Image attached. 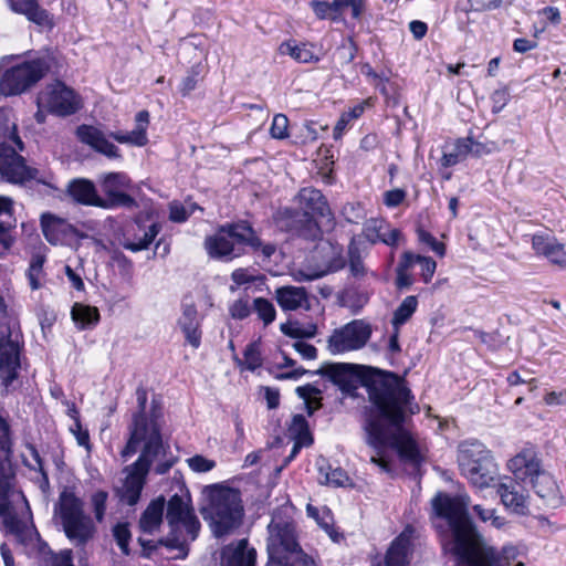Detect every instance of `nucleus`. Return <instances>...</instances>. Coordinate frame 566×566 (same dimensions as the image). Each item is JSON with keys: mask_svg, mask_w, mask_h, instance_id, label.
Listing matches in <instances>:
<instances>
[{"mask_svg": "<svg viewBox=\"0 0 566 566\" xmlns=\"http://www.w3.org/2000/svg\"><path fill=\"white\" fill-rule=\"evenodd\" d=\"M413 396L406 381L397 374L378 376L369 385V400L373 405L365 420L366 443L376 451L370 461L384 471L389 464L381 458L388 446L395 448L400 458L413 464L420 462L416 441L403 429L406 409Z\"/></svg>", "mask_w": 566, "mask_h": 566, "instance_id": "obj_1", "label": "nucleus"}, {"mask_svg": "<svg viewBox=\"0 0 566 566\" xmlns=\"http://www.w3.org/2000/svg\"><path fill=\"white\" fill-rule=\"evenodd\" d=\"M468 494L451 496L438 492L431 500L436 516L447 522L451 532L450 552L457 558V566H524L516 557L515 547H504L497 553L493 547L482 545L469 517Z\"/></svg>", "mask_w": 566, "mask_h": 566, "instance_id": "obj_2", "label": "nucleus"}, {"mask_svg": "<svg viewBox=\"0 0 566 566\" xmlns=\"http://www.w3.org/2000/svg\"><path fill=\"white\" fill-rule=\"evenodd\" d=\"M244 247L254 252L261 251L270 259L276 251L273 243H263L248 221H239L221 226L214 234L205 239V249L210 258L220 261H231L244 253Z\"/></svg>", "mask_w": 566, "mask_h": 566, "instance_id": "obj_3", "label": "nucleus"}, {"mask_svg": "<svg viewBox=\"0 0 566 566\" xmlns=\"http://www.w3.org/2000/svg\"><path fill=\"white\" fill-rule=\"evenodd\" d=\"M8 142H12L19 150L24 148L15 123L10 120L4 109H0V178L21 186L32 180L49 185L36 168L27 166L25 159Z\"/></svg>", "mask_w": 566, "mask_h": 566, "instance_id": "obj_4", "label": "nucleus"}, {"mask_svg": "<svg viewBox=\"0 0 566 566\" xmlns=\"http://www.w3.org/2000/svg\"><path fill=\"white\" fill-rule=\"evenodd\" d=\"M166 520L170 527L165 543L170 548H177L174 559H185L189 554V544L199 534L201 524L191 505V497L188 493L184 495L174 494L166 504Z\"/></svg>", "mask_w": 566, "mask_h": 566, "instance_id": "obj_5", "label": "nucleus"}, {"mask_svg": "<svg viewBox=\"0 0 566 566\" xmlns=\"http://www.w3.org/2000/svg\"><path fill=\"white\" fill-rule=\"evenodd\" d=\"M268 554L277 566H313L314 560L301 547L295 523L273 513L268 526Z\"/></svg>", "mask_w": 566, "mask_h": 566, "instance_id": "obj_6", "label": "nucleus"}, {"mask_svg": "<svg viewBox=\"0 0 566 566\" xmlns=\"http://www.w3.org/2000/svg\"><path fill=\"white\" fill-rule=\"evenodd\" d=\"M209 503L202 510L203 517L211 521L214 535L221 537L239 527L244 509L239 490L222 485L208 489Z\"/></svg>", "mask_w": 566, "mask_h": 566, "instance_id": "obj_7", "label": "nucleus"}, {"mask_svg": "<svg viewBox=\"0 0 566 566\" xmlns=\"http://www.w3.org/2000/svg\"><path fill=\"white\" fill-rule=\"evenodd\" d=\"M147 390L139 386L136 389L137 411L133 413L132 421L127 427L128 438L126 444L120 451L123 461H127L134 457L140 446L163 448L164 441L160 427L157 422L155 413L147 416Z\"/></svg>", "mask_w": 566, "mask_h": 566, "instance_id": "obj_8", "label": "nucleus"}, {"mask_svg": "<svg viewBox=\"0 0 566 566\" xmlns=\"http://www.w3.org/2000/svg\"><path fill=\"white\" fill-rule=\"evenodd\" d=\"M54 517L59 520L65 536L75 545L84 546L94 537L95 525L85 513L84 501L69 489H64L54 505Z\"/></svg>", "mask_w": 566, "mask_h": 566, "instance_id": "obj_9", "label": "nucleus"}, {"mask_svg": "<svg viewBox=\"0 0 566 566\" xmlns=\"http://www.w3.org/2000/svg\"><path fill=\"white\" fill-rule=\"evenodd\" d=\"M12 441L10 438V424L0 415V517L3 525L10 534L20 535L23 531V523L17 516L11 502L9 492L11 489V468L10 457L12 453Z\"/></svg>", "mask_w": 566, "mask_h": 566, "instance_id": "obj_10", "label": "nucleus"}, {"mask_svg": "<svg viewBox=\"0 0 566 566\" xmlns=\"http://www.w3.org/2000/svg\"><path fill=\"white\" fill-rule=\"evenodd\" d=\"M11 57L6 56L0 63V95L9 97L25 93L44 77L50 69L44 59L24 61L20 64L6 66Z\"/></svg>", "mask_w": 566, "mask_h": 566, "instance_id": "obj_11", "label": "nucleus"}, {"mask_svg": "<svg viewBox=\"0 0 566 566\" xmlns=\"http://www.w3.org/2000/svg\"><path fill=\"white\" fill-rule=\"evenodd\" d=\"M23 345L17 318H0V380L6 388L19 377Z\"/></svg>", "mask_w": 566, "mask_h": 566, "instance_id": "obj_12", "label": "nucleus"}, {"mask_svg": "<svg viewBox=\"0 0 566 566\" xmlns=\"http://www.w3.org/2000/svg\"><path fill=\"white\" fill-rule=\"evenodd\" d=\"M138 452L137 460L124 469L126 478L122 486L115 489L119 502L129 506L138 503L150 468L165 449L140 446Z\"/></svg>", "mask_w": 566, "mask_h": 566, "instance_id": "obj_13", "label": "nucleus"}, {"mask_svg": "<svg viewBox=\"0 0 566 566\" xmlns=\"http://www.w3.org/2000/svg\"><path fill=\"white\" fill-rule=\"evenodd\" d=\"M509 469L516 480H530L532 488L541 499H552L557 493L554 478L542 469L541 460L532 449L521 451L509 461Z\"/></svg>", "mask_w": 566, "mask_h": 566, "instance_id": "obj_14", "label": "nucleus"}, {"mask_svg": "<svg viewBox=\"0 0 566 566\" xmlns=\"http://www.w3.org/2000/svg\"><path fill=\"white\" fill-rule=\"evenodd\" d=\"M317 375L327 376L331 381L345 394H353L360 381L369 394V385L380 375L392 374L374 367L358 366L346 363L329 364L315 371Z\"/></svg>", "mask_w": 566, "mask_h": 566, "instance_id": "obj_15", "label": "nucleus"}, {"mask_svg": "<svg viewBox=\"0 0 566 566\" xmlns=\"http://www.w3.org/2000/svg\"><path fill=\"white\" fill-rule=\"evenodd\" d=\"M373 334L371 325L364 319H354L335 328L327 339V349L337 355L363 348Z\"/></svg>", "mask_w": 566, "mask_h": 566, "instance_id": "obj_16", "label": "nucleus"}, {"mask_svg": "<svg viewBox=\"0 0 566 566\" xmlns=\"http://www.w3.org/2000/svg\"><path fill=\"white\" fill-rule=\"evenodd\" d=\"M277 227L292 235L315 241L321 237V228L308 211L294 208L280 209L275 217Z\"/></svg>", "mask_w": 566, "mask_h": 566, "instance_id": "obj_17", "label": "nucleus"}, {"mask_svg": "<svg viewBox=\"0 0 566 566\" xmlns=\"http://www.w3.org/2000/svg\"><path fill=\"white\" fill-rule=\"evenodd\" d=\"M41 228L45 240L53 245H78L87 234L81 232L65 219L50 212L41 216Z\"/></svg>", "mask_w": 566, "mask_h": 566, "instance_id": "obj_18", "label": "nucleus"}, {"mask_svg": "<svg viewBox=\"0 0 566 566\" xmlns=\"http://www.w3.org/2000/svg\"><path fill=\"white\" fill-rule=\"evenodd\" d=\"M45 104L52 114L69 116L80 109V99L75 92L62 82L53 84L45 96Z\"/></svg>", "mask_w": 566, "mask_h": 566, "instance_id": "obj_19", "label": "nucleus"}, {"mask_svg": "<svg viewBox=\"0 0 566 566\" xmlns=\"http://www.w3.org/2000/svg\"><path fill=\"white\" fill-rule=\"evenodd\" d=\"M497 494L502 504L511 512L517 515H526L528 513V496L524 493L523 486L510 478H505L497 485Z\"/></svg>", "mask_w": 566, "mask_h": 566, "instance_id": "obj_20", "label": "nucleus"}, {"mask_svg": "<svg viewBox=\"0 0 566 566\" xmlns=\"http://www.w3.org/2000/svg\"><path fill=\"white\" fill-rule=\"evenodd\" d=\"M76 136L82 143L91 146L95 151L108 158H118L120 156L118 147L111 143L105 134L94 126H78Z\"/></svg>", "mask_w": 566, "mask_h": 566, "instance_id": "obj_21", "label": "nucleus"}, {"mask_svg": "<svg viewBox=\"0 0 566 566\" xmlns=\"http://www.w3.org/2000/svg\"><path fill=\"white\" fill-rule=\"evenodd\" d=\"M7 3L13 12L25 15L30 22L49 30L54 28L53 15L38 0H7Z\"/></svg>", "mask_w": 566, "mask_h": 566, "instance_id": "obj_22", "label": "nucleus"}, {"mask_svg": "<svg viewBox=\"0 0 566 566\" xmlns=\"http://www.w3.org/2000/svg\"><path fill=\"white\" fill-rule=\"evenodd\" d=\"M177 324L184 333L186 342L193 348H198L201 345L202 332L198 311L193 303H182V312Z\"/></svg>", "mask_w": 566, "mask_h": 566, "instance_id": "obj_23", "label": "nucleus"}, {"mask_svg": "<svg viewBox=\"0 0 566 566\" xmlns=\"http://www.w3.org/2000/svg\"><path fill=\"white\" fill-rule=\"evenodd\" d=\"M221 566H255L256 551L249 547L247 538L227 545L221 553Z\"/></svg>", "mask_w": 566, "mask_h": 566, "instance_id": "obj_24", "label": "nucleus"}, {"mask_svg": "<svg viewBox=\"0 0 566 566\" xmlns=\"http://www.w3.org/2000/svg\"><path fill=\"white\" fill-rule=\"evenodd\" d=\"M462 474L472 483V485L483 489L490 486L492 482H494L499 475V468L490 453L486 457L482 455V459L476 462L471 472L463 471Z\"/></svg>", "mask_w": 566, "mask_h": 566, "instance_id": "obj_25", "label": "nucleus"}, {"mask_svg": "<svg viewBox=\"0 0 566 566\" xmlns=\"http://www.w3.org/2000/svg\"><path fill=\"white\" fill-rule=\"evenodd\" d=\"M66 193L76 203L99 207L102 198L98 196L93 181L84 178L73 179L69 182Z\"/></svg>", "mask_w": 566, "mask_h": 566, "instance_id": "obj_26", "label": "nucleus"}, {"mask_svg": "<svg viewBox=\"0 0 566 566\" xmlns=\"http://www.w3.org/2000/svg\"><path fill=\"white\" fill-rule=\"evenodd\" d=\"M135 122L136 127L132 132H114L109 134V137L120 144H129L138 147L145 146L148 143L147 127L149 124V113L146 109L138 112Z\"/></svg>", "mask_w": 566, "mask_h": 566, "instance_id": "obj_27", "label": "nucleus"}, {"mask_svg": "<svg viewBox=\"0 0 566 566\" xmlns=\"http://www.w3.org/2000/svg\"><path fill=\"white\" fill-rule=\"evenodd\" d=\"M491 452L479 440H465L459 444L458 448V462L461 472H471L482 455H489Z\"/></svg>", "mask_w": 566, "mask_h": 566, "instance_id": "obj_28", "label": "nucleus"}, {"mask_svg": "<svg viewBox=\"0 0 566 566\" xmlns=\"http://www.w3.org/2000/svg\"><path fill=\"white\" fill-rule=\"evenodd\" d=\"M300 210L308 211L310 214L319 217H327L331 213L328 203L323 193L315 188H303L297 195Z\"/></svg>", "mask_w": 566, "mask_h": 566, "instance_id": "obj_29", "label": "nucleus"}, {"mask_svg": "<svg viewBox=\"0 0 566 566\" xmlns=\"http://www.w3.org/2000/svg\"><path fill=\"white\" fill-rule=\"evenodd\" d=\"M165 506L166 500L164 496H158L148 504L139 518V528L143 533L153 534L159 530L163 523Z\"/></svg>", "mask_w": 566, "mask_h": 566, "instance_id": "obj_30", "label": "nucleus"}, {"mask_svg": "<svg viewBox=\"0 0 566 566\" xmlns=\"http://www.w3.org/2000/svg\"><path fill=\"white\" fill-rule=\"evenodd\" d=\"M275 298L283 311H296L308 302L307 292L303 286H282L275 291Z\"/></svg>", "mask_w": 566, "mask_h": 566, "instance_id": "obj_31", "label": "nucleus"}, {"mask_svg": "<svg viewBox=\"0 0 566 566\" xmlns=\"http://www.w3.org/2000/svg\"><path fill=\"white\" fill-rule=\"evenodd\" d=\"M410 538L405 533L396 537L390 544L384 566H408L410 553Z\"/></svg>", "mask_w": 566, "mask_h": 566, "instance_id": "obj_32", "label": "nucleus"}, {"mask_svg": "<svg viewBox=\"0 0 566 566\" xmlns=\"http://www.w3.org/2000/svg\"><path fill=\"white\" fill-rule=\"evenodd\" d=\"M71 317L80 331L92 329L99 322V312L97 307L75 303L71 310Z\"/></svg>", "mask_w": 566, "mask_h": 566, "instance_id": "obj_33", "label": "nucleus"}, {"mask_svg": "<svg viewBox=\"0 0 566 566\" xmlns=\"http://www.w3.org/2000/svg\"><path fill=\"white\" fill-rule=\"evenodd\" d=\"M318 473L322 484L344 486L348 481V475L342 468L333 469L325 459L318 461Z\"/></svg>", "mask_w": 566, "mask_h": 566, "instance_id": "obj_34", "label": "nucleus"}, {"mask_svg": "<svg viewBox=\"0 0 566 566\" xmlns=\"http://www.w3.org/2000/svg\"><path fill=\"white\" fill-rule=\"evenodd\" d=\"M310 4L319 20L329 19L336 21L343 12V2L340 0H313Z\"/></svg>", "mask_w": 566, "mask_h": 566, "instance_id": "obj_35", "label": "nucleus"}, {"mask_svg": "<svg viewBox=\"0 0 566 566\" xmlns=\"http://www.w3.org/2000/svg\"><path fill=\"white\" fill-rule=\"evenodd\" d=\"M161 227L158 223H153L148 229L144 230L143 235L137 237L135 234L133 240L126 237L123 247L132 252L146 250L153 243Z\"/></svg>", "mask_w": 566, "mask_h": 566, "instance_id": "obj_36", "label": "nucleus"}, {"mask_svg": "<svg viewBox=\"0 0 566 566\" xmlns=\"http://www.w3.org/2000/svg\"><path fill=\"white\" fill-rule=\"evenodd\" d=\"M418 307V297L415 295H409L403 298V301L399 304V306L394 312L391 324L395 329H400L402 325H405L411 316L415 314Z\"/></svg>", "mask_w": 566, "mask_h": 566, "instance_id": "obj_37", "label": "nucleus"}, {"mask_svg": "<svg viewBox=\"0 0 566 566\" xmlns=\"http://www.w3.org/2000/svg\"><path fill=\"white\" fill-rule=\"evenodd\" d=\"M280 52L282 54H289L298 63H312L319 61L318 56H316L306 44H297L294 41L282 43Z\"/></svg>", "mask_w": 566, "mask_h": 566, "instance_id": "obj_38", "label": "nucleus"}, {"mask_svg": "<svg viewBox=\"0 0 566 566\" xmlns=\"http://www.w3.org/2000/svg\"><path fill=\"white\" fill-rule=\"evenodd\" d=\"M465 138H458L449 150H444L440 159L441 166L444 168L455 166L463 161L470 155Z\"/></svg>", "mask_w": 566, "mask_h": 566, "instance_id": "obj_39", "label": "nucleus"}, {"mask_svg": "<svg viewBox=\"0 0 566 566\" xmlns=\"http://www.w3.org/2000/svg\"><path fill=\"white\" fill-rule=\"evenodd\" d=\"M293 440L303 443H313L314 439L308 428V422L303 415H294L289 427Z\"/></svg>", "mask_w": 566, "mask_h": 566, "instance_id": "obj_40", "label": "nucleus"}, {"mask_svg": "<svg viewBox=\"0 0 566 566\" xmlns=\"http://www.w3.org/2000/svg\"><path fill=\"white\" fill-rule=\"evenodd\" d=\"M503 0H458L455 10L464 13L469 12H484L500 8Z\"/></svg>", "mask_w": 566, "mask_h": 566, "instance_id": "obj_41", "label": "nucleus"}, {"mask_svg": "<svg viewBox=\"0 0 566 566\" xmlns=\"http://www.w3.org/2000/svg\"><path fill=\"white\" fill-rule=\"evenodd\" d=\"M366 105H367V102L365 101L363 103L355 105L349 111L344 112L340 115V117L338 118V120L334 127V130H333V136L335 139H338L342 137L343 133L346 130L348 124L353 119L359 118L364 114Z\"/></svg>", "mask_w": 566, "mask_h": 566, "instance_id": "obj_42", "label": "nucleus"}, {"mask_svg": "<svg viewBox=\"0 0 566 566\" xmlns=\"http://www.w3.org/2000/svg\"><path fill=\"white\" fill-rule=\"evenodd\" d=\"M411 258V252H405L400 262L397 265L396 286L398 290L409 289L413 283V279L411 274L408 272V270L412 268Z\"/></svg>", "mask_w": 566, "mask_h": 566, "instance_id": "obj_43", "label": "nucleus"}, {"mask_svg": "<svg viewBox=\"0 0 566 566\" xmlns=\"http://www.w3.org/2000/svg\"><path fill=\"white\" fill-rule=\"evenodd\" d=\"M105 196V199L102 198V205H99V208L114 209L118 207H124L133 209L137 207L136 200L132 196L123 191H115L112 193H107Z\"/></svg>", "mask_w": 566, "mask_h": 566, "instance_id": "obj_44", "label": "nucleus"}, {"mask_svg": "<svg viewBox=\"0 0 566 566\" xmlns=\"http://www.w3.org/2000/svg\"><path fill=\"white\" fill-rule=\"evenodd\" d=\"M28 448L35 462V465L33 467L28 463H25V465L29 467L31 470L39 472L40 475L36 479V484L43 493H46L50 490V480L48 472L44 469L43 460L34 446L31 444Z\"/></svg>", "mask_w": 566, "mask_h": 566, "instance_id": "obj_45", "label": "nucleus"}, {"mask_svg": "<svg viewBox=\"0 0 566 566\" xmlns=\"http://www.w3.org/2000/svg\"><path fill=\"white\" fill-rule=\"evenodd\" d=\"M112 533L122 554L128 556L130 554L129 543L132 539L129 524L127 522H119L113 526Z\"/></svg>", "mask_w": 566, "mask_h": 566, "instance_id": "obj_46", "label": "nucleus"}, {"mask_svg": "<svg viewBox=\"0 0 566 566\" xmlns=\"http://www.w3.org/2000/svg\"><path fill=\"white\" fill-rule=\"evenodd\" d=\"M368 302V296L356 289H346L340 295V303L357 313Z\"/></svg>", "mask_w": 566, "mask_h": 566, "instance_id": "obj_47", "label": "nucleus"}, {"mask_svg": "<svg viewBox=\"0 0 566 566\" xmlns=\"http://www.w3.org/2000/svg\"><path fill=\"white\" fill-rule=\"evenodd\" d=\"M129 187V179L123 172H111L108 174L103 182L102 189L105 195L112 193L115 191H122Z\"/></svg>", "mask_w": 566, "mask_h": 566, "instance_id": "obj_48", "label": "nucleus"}, {"mask_svg": "<svg viewBox=\"0 0 566 566\" xmlns=\"http://www.w3.org/2000/svg\"><path fill=\"white\" fill-rule=\"evenodd\" d=\"M253 310L265 326L274 322L276 311L274 305L264 297H256L253 301Z\"/></svg>", "mask_w": 566, "mask_h": 566, "instance_id": "obj_49", "label": "nucleus"}, {"mask_svg": "<svg viewBox=\"0 0 566 566\" xmlns=\"http://www.w3.org/2000/svg\"><path fill=\"white\" fill-rule=\"evenodd\" d=\"M44 261H45V259L41 254L33 255L30 261L27 276L29 280L30 287L33 291L39 290L41 287L40 279L43 274Z\"/></svg>", "mask_w": 566, "mask_h": 566, "instance_id": "obj_50", "label": "nucleus"}, {"mask_svg": "<svg viewBox=\"0 0 566 566\" xmlns=\"http://www.w3.org/2000/svg\"><path fill=\"white\" fill-rule=\"evenodd\" d=\"M316 522L334 543H340L344 539L343 533L334 527V517L328 507H322V515Z\"/></svg>", "mask_w": 566, "mask_h": 566, "instance_id": "obj_51", "label": "nucleus"}, {"mask_svg": "<svg viewBox=\"0 0 566 566\" xmlns=\"http://www.w3.org/2000/svg\"><path fill=\"white\" fill-rule=\"evenodd\" d=\"M243 356L247 369L254 371L256 368L261 367L262 357L258 342H252L247 345Z\"/></svg>", "mask_w": 566, "mask_h": 566, "instance_id": "obj_52", "label": "nucleus"}, {"mask_svg": "<svg viewBox=\"0 0 566 566\" xmlns=\"http://www.w3.org/2000/svg\"><path fill=\"white\" fill-rule=\"evenodd\" d=\"M15 227V220H0V258H3L12 245L11 230Z\"/></svg>", "mask_w": 566, "mask_h": 566, "instance_id": "obj_53", "label": "nucleus"}, {"mask_svg": "<svg viewBox=\"0 0 566 566\" xmlns=\"http://www.w3.org/2000/svg\"><path fill=\"white\" fill-rule=\"evenodd\" d=\"M415 264L420 265L422 280L424 283H428L434 274L437 268L436 261L431 258L417 255L412 253L411 265L413 266Z\"/></svg>", "mask_w": 566, "mask_h": 566, "instance_id": "obj_54", "label": "nucleus"}, {"mask_svg": "<svg viewBox=\"0 0 566 566\" xmlns=\"http://www.w3.org/2000/svg\"><path fill=\"white\" fill-rule=\"evenodd\" d=\"M108 493L99 490L91 496V505L95 520L101 523L104 520Z\"/></svg>", "mask_w": 566, "mask_h": 566, "instance_id": "obj_55", "label": "nucleus"}, {"mask_svg": "<svg viewBox=\"0 0 566 566\" xmlns=\"http://www.w3.org/2000/svg\"><path fill=\"white\" fill-rule=\"evenodd\" d=\"M289 118L284 114H276L273 117L270 134L275 139H284L289 137Z\"/></svg>", "mask_w": 566, "mask_h": 566, "instance_id": "obj_56", "label": "nucleus"}, {"mask_svg": "<svg viewBox=\"0 0 566 566\" xmlns=\"http://www.w3.org/2000/svg\"><path fill=\"white\" fill-rule=\"evenodd\" d=\"M468 142V148H470V155L474 157H481L483 155H489L497 149L496 144L494 142L481 143L474 140L472 137H465Z\"/></svg>", "mask_w": 566, "mask_h": 566, "instance_id": "obj_57", "label": "nucleus"}, {"mask_svg": "<svg viewBox=\"0 0 566 566\" xmlns=\"http://www.w3.org/2000/svg\"><path fill=\"white\" fill-rule=\"evenodd\" d=\"M166 539H167V536L163 537L158 541L145 539L144 537H138V544L142 546L140 555L145 558H150L153 556L154 552H156L158 549V547H160V546L166 547L168 551H177V548H170L167 545V543H165Z\"/></svg>", "mask_w": 566, "mask_h": 566, "instance_id": "obj_58", "label": "nucleus"}, {"mask_svg": "<svg viewBox=\"0 0 566 566\" xmlns=\"http://www.w3.org/2000/svg\"><path fill=\"white\" fill-rule=\"evenodd\" d=\"M556 240L545 235L534 234L532 237V248L537 255L547 256L551 248L555 244Z\"/></svg>", "mask_w": 566, "mask_h": 566, "instance_id": "obj_59", "label": "nucleus"}, {"mask_svg": "<svg viewBox=\"0 0 566 566\" xmlns=\"http://www.w3.org/2000/svg\"><path fill=\"white\" fill-rule=\"evenodd\" d=\"M187 463L189 468L197 473L209 472L216 467V462L213 460H209L199 454L187 459Z\"/></svg>", "mask_w": 566, "mask_h": 566, "instance_id": "obj_60", "label": "nucleus"}, {"mask_svg": "<svg viewBox=\"0 0 566 566\" xmlns=\"http://www.w3.org/2000/svg\"><path fill=\"white\" fill-rule=\"evenodd\" d=\"M546 259L552 263L560 269H566V251L564 249V245L562 243H558L557 241L551 248L549 253L547 254Z\"/></svg>", "mask_w": 566, "mask_h": 566, "instance_id": "obj_61", "label": "nucleus"}, {"mask_svg": "<svg viewBox=\"0 0 566 566\" xmlns=\"http://www.w3.org/2000/svg\"><path fill=\"white\" fill-rule=\"evenodd\" d=\"M349 270L353 276L360 277L365 274V266L356 248L349 247Z\"/></svg>", "mask_w": 566, "mask_h": 566, "instance_id": "obj_62", "label": "nucleus"}, {"mask_svg": "<svg viewBox=\"0 0 566 566\" xmlns=\"http://www.w3.org/2000/svg\"><path fill=\"white\" fill-rule=\"evenodd\" d=\"M492 109L494 113L501 112L510 101V92L506 87L495 90L491 95Z\"/></svg>", "mask_w": 566, "mask_h": 566, "instance_id": "obj_63", "label": "nucleus"}, {"mask_svg": "<svg viewBox=\"0 0 566 566\" xmlns=\"http://www.w3.org/2000/svg\"><path fill=\"white\" fill-rule=\"evenodd\" d=\"M407 197V192L403 189H392L384 193V203L388 208H396L403 202Z\"/></svg>", "mask_w": 566, "mask_h": 566, "instance_id": "obj_64", "label": "nucleus"}]
</instances>
